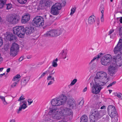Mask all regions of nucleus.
<instances>
[{"mask_svg": "<svg viewBox=\"0 0 122 122\" xmlns=\"http://www.w3.org/2000/svg\"><path fill=\"white\" fill-rule=\"evenodd\" d=\"M76 104L75 100L72 98L69 99L66 107L58 108L57 107L50 108L48 114L53 119L59 120L63 116L66 117L68 116H72L73 112L71 109H76Z\"/></svg>", "mask_w": 122, "mask_h": 122, "instance_id": "nucleus-1", "label": "nucleus"}, {"mask_svg": "<svg viewBox=\"0 0 122 122\" xmlns=\"http://www.w3.org/2000/svg\"><path fill=\"white\" fill-rule=\"evenodd\" d=\"M94 80L95 84L93 86L92 92L93 93L97 94L100 92L102 86L108 81V77L106 72L100 71L97 73Z\"/></svg>", "mask_w": 122, "mask_h": 122, "instance_id": "nucleus-2", "label": "nucleus"}, {"mask_svg": "<svg viewBox=\"0 0 122 122\" xmlns=\"http://www.w3.org/2000/svg\"><path fill=\"white\" fill-rule=\"evenodd\" d=\"M67 100L66 96L62 94L58 97L53 99L51 101V104L53 106H59L63 105L66 102Z\"/></svg>", "mask_w": 122, "mask_h": 122, "instance_id": "nucleus-3", "label": "nucleus"}, {"mask_svg": "<svg viewBox=\"0 0 122 122\" xmlns=\"http://www.w3.org/2000/svg\"><path fill=\"white\" fill-rule=\"evenodd\" d=\"M91 114L89 117L91 122H95L98 119L101 118L103 115V112L98 111L97 110H94L91 112Z\"/></svg>", "mask_w": 122, "mask_h": 122, "instance_id": "nucleus-4", "label": "nucleus"}, {"mask_svg": "<svg viewBox=\"0 0 122 122\" xmlns=\"http://www.w3.org/2000/svg\"><path fill=\"white\" fill-rule=\"evenodd\" d=\"M13 32L14 34L17 35L20 38H23L25 34V29L23 26H18L14 27Z\"/></svg>", "mask_w": 122, "mask_h": 122, "instance_id": "nucleus-5", "label": "nucleus"}, {"mask_svg": "<svg viewBox=\"0 0 122 122\" xmlns=\"http://www.w3.org/2000/svg\"><path fill=\"white\" fill-rule=\"evenodd\" d=\"M44 18L40 16L35 17L33 20V25L35 26L39 27L43 26L44 24Z\"/></svg>", "mask_w": 122, "mask_h": 122, "instance_id": "nucleus-6", "label": "nucleus"}, {"mask_svg": "<svg viewBox=\"0 0 122 122\" xmlns=\"http://www.w3.org/2000/svg\"><path fill=\"white\" fill-rule=\"evenodd\" d=\"M112 60V56L110 54H108L102 56L101 61L102 65L104 66H107L111 63Z\"/></svg>", "mask_w": 122, "mask_h": 122, "instance_id": "nucleus-7", "label": "nucleus"}, {"mask_svg": "<svg viewBox=\"0 0 122 122\" xmlns=\"http://www.w3.org/2000/svg\"><path fill=\"white\" fill-rule=\"evenodd\" d=\"M19 48V46L17 44L15 43H13L10 50V55L13 56H15Z\"/></svg>", "mask_w": 122, "mask_h": 122, "instance_id": "nucleus-8", "label": "nucleus"}, {"mask_svg": "<svg viewBox=\"0 0 122 122\" xmlns=\"http://www.w3.org/2000/svg\"><path fill=\"white\" fill-rule=\"evenodd\" d=\"M108 112L111 118L115 117L116 115L117 112L114 106L112 105L109 106L108 107Z\"/></svg>", "mask_w": 122, "mask_h": 122, "instance_id": "nucleus-9", "label": "nucleus"}, {"mask_svg": "<svg viewBox=\"0 0 122 122\" xmlns=\"http://www.w3.org/2000/svg\"><path fill=\"white\" fill-rule=\"evenodd\" d=\"M19 20V16L16 15H12L9 17L7 19L8 21L12 24H15L18 22Z\"/></svg>", "mask_w": 122, "mask_h": 122, "instance_id": "nucleus-10", "label": "nucleus"}, {"mask_svg": "<svg viewBox=\"0 0 122 122\" xmlns=\"http://www.w3.org/2000/svg\"><path fill=\"white\" fill-rule=\"evenodd\" d=\"M115 54H119V53H122V40L120 39L114 50Z\"/></svg>", "mask_w": 122, "mask_h": 122, "instance_id": "nucleus-11", "label": "nucleus"}, {"mask_svg": "<svg viewBox=\"0 0 122 122\" xmlns=\"http://www.w3.org/2000/svg\"><path fill=\"white\" fill-rule=\"evenodd\" d=\"M4 36L6 39L10 41L15 42L17 38L15 36L13 35L11 33L7 32L4 34Z\"/></svg>", "mask_w": 122, "mask_h": 122, "instance_id": "nucleus-12", "label": "nucleus"}, {"mask_svg": "<svg viewBox=\"0 0 122 122\" xmlns=\"http://www.w3.org/2000/svg\"><path fill=\"white\" fill-rule=\"evenodd\" d=\"M61 33V31L59 30H51L47 32L46 34L48 36H56L60 35Z\"/></svg>", "mask_w": 122, "mask_h": 122, "instance_id": "nucleus-13", "label": "nucleus"}, {"mask_svg": "<svg viewBox=\"0 0 122 122\" xmlns=\"http://www.w3.org/2000/svg\"><path fill=\"white\" fill-rule=\"evenodd\" d=\"M115 60L117 66L121 67L122 65V54H118L117 56L114 58Z\"/></svg>", "mask_w": 122, "mask_h": 122, "instance_id": "nucleus-14", "label": "nucleus"}, {"mask_svg": "<svg viewBox=\"0 0 122 122\" xmlns=\"http://www.w3.org/2000/svg\"><path fill=\"white\" fill-rule=\"evenodd\" d=\"M108 70L110 75L111 76H113L115 74L117 71V69L114 64L113 65H111L109 66Z\"/></svg>", "mask_w": 122, "mask_h": 122, "instance_id": "nucleus-15", "label": "nucleus"}, {"mask_svg": "<svg viewBox=\"0 0 122 122\" xmlns=\"http://www.w3.org/2000/svg\"><path fill=\"white\" fill-rule=\"evenodd\" d=\"M23 104L22 105L20 104V106L19 109L17 110L16 112L18 114L20 113L21 112L22 109H24L27 107L26 102L24 101H23Z\"/></svg>", "mask_w": 122, "mask_h": 122, "instance_id": "nucleus-16", "label": "nucleus"}, {"mask_svg": "<svg viewBox=\"0 0 122 122\" xmlns=\"http://www.w3.org/2000/svg\"><path fill=\"white\" fill-rule=\"evenodd\" d=\"M30 15L28 14L24 15L22 16L21 21L22 23L25 24L30 19Z\"/></svg>", "mask_w": 122, "mask_h": 122, "instance_id": "nucleus-17", "label": "nucleus"}, {"mask_svg": "<svg viewBox=\"0 0 122 122\" xmlns=\"http://www.w3.org/2000/svg\"><path fill=\"white\" fill-rule=\"evenodd\" d=\"M34 28L30 26L26 27L25 28V31L27 35L31 34L34 31Z\"/></svg>", "mask_w": 122, "mask_h": 122, "instance_id": "nucleus-18", "label": "nucleus"}, {"mask_svg": "<svg viewBox=\"0 0 122 122\" xmlns=\"http://www.w3.org/2000/svg\"><path fill=\"white\" fill-rule=\"evenodd\" d=\"M95 17L94 15H92L90 16L88 19V24L89 25L93 24L95 22Z\"/></svg>", "mask_w": 122, "mask_h": 122, "instance_id": "nucleus-19", "label": "nucleus"}, {"mask_svg": "<svg viewBox=\"0 0 122 122\" xmlns=\"http://www.w3.org/2000/svg\"><path fill=\"white\" fill-rule=\"evenodd\" d=\"M59 10L52 6L51 8V13L53 15H57L59 13Z\"/></svg>", "mask_w": 122, "mask_h": 122, "instance_id": "nucleus-20", "label": "nucleus"}, {"mask_svg": "<svg viewBox=\"0 0 122 122\" xmlns=\"http://www.w3.org/2000/svg\"><path fill=\"white\" fill-rule=\"evenodd\" d=\"M103 54L102 53H100L98 54L97 56H95L93 58V59L91 61V62L89 63V65H90L95 60H97L100 58L102 56Z\"/></svg>", "mask_w": 122, "mask_h": 122, "instance_id": "nucleus-21", "label": "nucleus"}, {"mask_svg": "<svg viewBox=\"0 0 122 122\" xmlns=\"http://www.w3.org/2000/svg\"><path fill=\"white\" fill-rule=\"evenodd\" d=\"M21 76L19 74H18L15 76L12 79L13 81H15L17 82H19L20 80V78Z\"/></svg>", "mask_w": 122, "mask_h": 122, "instance_id": "nucleus-22", "label": "nucleus"}, {"mask_svg": "<svg viewBox=\"0 0 122 122\" xmlns=\"http://www.w3.org/2000/svg\"><path fill=\"white\" fill-rule=\"evenodd\" d=\"M88 119L87 116L84 115L81 117L80 122H87Z\"/></svg>", "mask_w": 122, "mask_h": 122, "instance_id": "nucleus-23", "label": "nucleus"}, {"mask_svg": "<svg viewBox=\"0 0 122 122\" xmlns=\"http://www.w3.org/2000/svg\"><path fill=\"white\" fill-rule=\"evenodd\" d=\"M52 6L59 10L61 9L62 8L61 4L59 3H55Z\"/></svg>", "mask_w": 122, "mask_h": 122, "instance_id": "nucleus-24", "label": "nucleus"}, {"mask_svg": "<svg viewBox=\"0 0 122 122\" xmlns=\"http://www.w3.org/2000/svg\"><path fill=\"white\" fill-rule=\"evenodd\" d=\"M67 54V51L65 50H62L61 53L62 58L64 59H65L66 58Z\"/></svg>", "mask_w": 122, "mask_h": 122, "instance_id": "nucleus-25", "label": "nucleus"}, {"mask_svg": "<svg viewBox=\"0 0 122 122\" xmlns=\"http://www.w3.org/2000/svg\"><path fill=\"white\" fill-rule=\"evenodd\" d=\"M88 65L90 66L89 67L90 71H91L92 70L95 71L96 69L97 66L95 64H93L92 65H91V64L90 65H89V64Z\"/></svg>", "mask_w": 122, "mask_h": 122, "instance_id": "nucleus-26", "label": "nucleus"}, {"mask_svg": "<svg viewBox=\"0 0 122 122\" xmlns=\"http://www.w3.org/2000/svg\"><path fill=\"white\" fill-rule=\"evenodd\" d=\"M58 61V59L57 58H56L55 60H53L52 63V66L53 67H56L57 66L58 64L57 62Z\"/></svg>", "mask_w": 122, "mask_h": 122, "instance_id": "nucleus-27", "label": "nucleus"}, {"mask_svg": "<svg viewBox=\"0 0 122 122\" xmlns=\"http://www.w3.org/2000/svg\"><path fill=\"white\" fill-rule=\"evenodd\" d=\"M83 102H84L83 101H81L77 105L76 104V108H77L79 109L82 108L83 104Z\"/></svg>", "mask_w": 122, "mask_h": 122, "instance_id": "nucleus-28", "label": "nucleus"}, {"mask_svg": "<svg viewBox=\"0 0 122 122\" xmlns=\"http://www.w3.org/2000/svg\"><path fill=\"white\" fill-rule=\"evenodd\" d=\"M6 0H0V8H3L6 4Z\"/></svg>", "mask_w": 122, "mask_h": 122, "instance_id": "nucleus-29", "label": "nucleus"}, {"mask_svg": "<svg viewBox=\"0 0 122 122\" xmlns=\"http://www.w3.org/2000/svg\"><path fill=\"white\" fill-rule=\"evenodd\" d=\"M5 97L1 96H0V99L2 101L3 103L5 105H7L8 103L5 100Z\"/></svg>", "mask_w": 122, "mask_h": 122, "instance_id": "nucleus-30", "label": "nucleus"}, {"mask_svg": "<svg viewBox=\"0 0 122 122\" xmlns=\"http://www.w3.org/2000/svg\"><path fill=\"white\" fill-rule=\"evenodd\" d=\"M25 98V96H24L23 94H22L18 100V101L20 102V104H21L23 102V101H22L24 100Z\"/></svg>", "mask_w": 122, "mask_h": 122, "instance_id": "nucleus-31", "label": "nucleus"}, {"mask_svg": "<svg viewBox=\"0 0 122 122\" xmlns=\"http://www.w3.org/2000/svg\"><path fill=\"white\" fill-rule=\"evenodd\" d=\"M55 72L54 71L53 73L50 74L49 76L47 77V79L48 81L50 80H51L52 81H55L54 78L51 76L52 74H53Z\"/></svg>", "mask_w": 122, "mask_h": 122, "instance_id": "nucleus-32", "label": "nucleus"}, {"mask_svg": "<svg viewBox=\"0 0 122 122\" xmlns=\"http://www.w3.org/2000/svg\"><path fill=\"white\" fill-rule=\"evenodd\" d=\"M30 79V77L29 76H27L26 77H24L22 79L24 81H25L27 83Z\"/></svg>", "mask_w": 122, "mask_h": 122, "instance_id": "nucleus-33", "label": "nucleus"}, {"mask_svg": "<svg viewBox=\"0 0 122 122\" xmlns=\"http://www.w3.org/2000/svg\"><path fill=\"white\" fill-rule=\"evenodd\" d=\"M13 83L11 85V87L14 88L18 84L19 82L15 81H13Z\"/></svg>", "mask_w": 122, "mask_h": 122, "instance_id": "nucleus-34", "label": "nucleus"}, {"mask_svg": "<svg viewBox=\"0 0 122 122\" xmlns=\"http://www.w3.org/2000/svg\"><path fill=\"white\" fill-rule=\"evenodd\" d=\"M27 0H18V1L20 3L24 4L26 3Z\"/></svg>", "mask_w": 122, "mask_h": 122, "instance_id": "nucleus-35", "label": "nucleus"}, {"mask_svg": "<svg viewBox=\"0 0 122 122\" xmlns=\"http://www.w3.org/2000/svg\"><path fill=\"white\" fill-rule=\"evenodd\" d=\"M117 29L118 30L119 34L120 35H122V27H120L117 28Z\"/></svg>", "mask_w": 122, "mask_h": 122, "instance_id": "nucleus-36", "label": "nucleus"}, {"mask_svg": "<svg viewBox=\"0 0 122 122\" xmlns=\"http://www.w3.org/2000/svg\"><path fill=\"white\" fill-rule=\"evenodd\" d=\"M76 10V8L75 7H74L71 9V12L70 15H71L73 14L75 12Z\"/></svg>", "mask_w": 122, "mask_h": 122, "instance_id": "nucleus-37", "label": "nucleus"}, {"mask_svg": "<svg viewBox=\"0 0 122 122\" xmlns=\"http://www.w3.org/2000/svg\"><path fill=\"white\" fill-rule=\"evenodd\" d=\"M100 10L101 11L102 14H103L104 10V7L103 5H101Z\"/></svg>", "mask_w": 122, "mask_h": 122, "instance_id": "nucleus-38", "label": "nucleus"}, {"mask_svg": "<svg viewBox=\"0 0 122 122\" xmlns=\"http://www.w3.org/2000/svg\"><path fill=\"white\" fill-rule=\"evenodd\" d=\"M27 83L25 81H24L22 79L21 81V84L22 86H25Z\"/></svg>", "mask_w": 122, "mask_h": 122, "instance_id": "nucleus-39", "label": "nucleus"}, {"mask_svg": "<svg viewBox=\"0 0 122 122\" xmlns=\"http://www.w3.org/2000/svg\"><path fill=\"white\" fill-rule=\"evenodd\" d=\"M116 95L120 99H122V94H121V93H117L116 94Z\"/></svg>", "mask_w": 122, "mask_h": 122, "instance_id": "nucleus-40", "label": "nucleus"}, {"mask_svg": "<svg viewBox=\"0 0 122 122\" xmlns=\"http://www.w3.org/2000/svg\"><path fill=\"white\" fill-rule=\"evenodd\" d=\"M12 7V5L11 4H9L7 5L6 9H10Z\"/></svg>", "mask_w": 122, "mask_h": 122, "instance_id": "nucleus-41", "label": "nucleus"}, {"mask_svg": "<svg viewBox=\"0 0 122 122\" xmlns=\"http://www.w3.org/2000/svg\"><path fill=\"white\" fill-rule=\"evenodd\" d=\"M77 80L76 79H74L71 82L70 85H74L77 81Z\"/></svg>", "mask_w": 122, "mask_h": 122, "instance_id": "nucleus-42", "label": "nucleus"}, {"mask_svg": "<svg viewBox=\"0 0 122 122\" xmlns=\"http://www.w3.org/2000/svg\"><path fill=\"white\" fill-rule=\"evenodd\" d=\"M29 105H30L33 102V101L31 99H28L27 100Z\"/></svg>", "mask_w": 122, "mask_h": 122, "instance_id": "nucleus-43", "label": "nucleus"}, {"mask_svg": "<svg viewBox=\"0 0 122 122\" xmlns=\"http://www.w3.org/2000/svg\"><path fill=\"white\" fill-rule=\"evenodd\" d=\"M101 22H103L104 20V19L103 17V14H102L101 17Z\"/></svg>", "mask_w": 122, "mask_h": 122, "instance_id": "nucleus-44", "label": "nucleus"}, {"mask_svg": "<svg viewBox=\"0 0 122 122\" xmlns=\"http://www.w3.org/2000/svg\"><path fill=\"white\" fill-rule=\"evenodd\" d=\"M116 81H114L112 83H110L109 85L107 86V87H109L110 86H112L113 85L115 84L116 83Z\"/></svg>", "mask_w": 122, "mask_h": 122, "instance_id": "nucleus-45", "label": "nucleus"}, {"mask_svg": "<svg viewBox=\"0 0 122 122\" xmlns=\"http://www.w3.org/2000/svg\"><path fill=\"white\" fill-rule=\"evenodd\" d=\"M45 75H46L45 74V73H44V72H43L42 74L41 75V76L39 78V79L40 80L43 77L45 76Z\"/></svg>", "mask_w": 122, "mask_h": 122, "instance_id": "nucleus-46", "label": "nucleus"}, {"mask_svg": "<svg viewBox=\"0 0 122 122\" xmlns=\"http://www.w3.org/2000/svg\"><path fill=\"white\" fill-rule=\"evenodd\" d=\"M50 16H51V17H50V20H51V23H52L54 21L55 19V18L53 17V19L51 17V15H50Z\"/></svg>", "mask_w": 122, "mask_h": 122, "instance_id": "nucleus-47", "label": "nucleus"}, {"mask_svg": "<svg viewBox=\"0 0 122 122\" xmlns=\"http://www.w3.org/2000/svg\"><path fill=\"white\" fill-rule=\"evenodd\" d=\"M3 43V41L2 38L1 37H0V47L2 46Z\"/></svg>", "mask_w": 122, "mask_h": 122, "instance_id": "nucleus-48", "label": "nucleus"}, {"mask_svg": "<svg viewBox=\"0 0 122 122\" xmlns=\"http://www.w3.org/2000/svg\"><path fill=\"white\" fill-rule=\"evenodd\" d=\"M54 81H50L48 83L47 85L49 86L51 85L52 84Z\"/></svg>", "mask_w": 122, "mask_h": 122, "instance_id": "nucleus-49", "label": "nucleus"}, {"mask_svg": "<svg viewBox=\"0 0 122 122\" xmlns=\"http://www.w3.org/2000/svg\"><path fill=\"white\" fill-rule=\"evenodd\" d=\"M100 107V105H99V104H97L95 106V108L96 109H99Z\"/></svg>", "mask_w": 122, "mask_h": 122, "instance_id": "nucleus-50", "label": "nucleus"}, {"mask_svg": "<svg viewBox=\"0 0 122 122\" xmlns=\"http://www.w3.org/2000/svg\"><path fill=\"white\" fill-rule=\"evenodd\" d=\"M116 34L115 33L113 34L112 35L110 36V38H111L113 39L115 36Z\"/></svg>", "mask_w": 122, "mask_h": 122, "instance_id": "nucleus-51", "label": "nucleus"}, {"mask_svg": "<svg viewBox=\"0 0 122 122\" xmlns=\"http://www.w3.org/2000/svg\"><path fill=\"white\" fill-rule=\"evenodd\" d=\"M114 31V30L113 29H111L109 32V35H111Z\"/></svg>", "mask_w": 122, "mask_h": 122, "instance_id": "nucleus-52", "label": "nucleus"}, {"mask_svg": "<svg viewBox=\"0 0 122 122\" xmlns=\"http://www.w3.org/2000/svg\"><path fill=\"white\" fill-rule=\"evenodd\" d=\"M45 73V74L48 75L50 73V72L49 70H47L45 72H44Z\"/></svg>", "mask_w": 122, "mask_h": 122, "instance_id": "nucleus-53", "label": "nucleus"}, {"mask_svg": "<svg viewBox=\"0 0 122 122\" xmlns=\"http://www.w3.org/2000/svg\"><path fill=\"white\" fill-rule=\"evenodd\" d=\"M23 57H21L19 59V61H21L23 59Z\"/></svg>", "mask_w": 122, "mask_h": 122, "instance_id": "nucleus-54", "label": "nucleus"}, {"mask_svg": "<svg viewBox=\"0 0 122 122\" xmlns=\"http://www.w3.org/2000/svg\"><path fill=\"white\" fill-rule=\"evenodd\" d=\"M97 26H98L99 24L100 23V22H99V19L97 20Z\"/></svg>", "mask_w": 122, "mask_h": 122, "instance_id": "nucleus-55", "label": "nucleus"}, {"mask_svg": "<svg viewBox=\"0 0 122 122\" xmlns=\"http://www.w3.org/2000/svg\"><path fill=\"white\" fill-rule=\"evenodd\" d=\"M87 89V87H85L83 90V91H82L83 92H86V91Z\"/></svg>", "mask_w": 122, "mask_h": 122, "instance_id": "nucleus-56", "label": "nucleus"}, {"mask_svg": "<svg viewBox=\"0 0 122 122\" xmlns=\"http://www.w3.org/2000/svg\"><path fill=\"white\" fill-rule=\"evenodd\" d=\"M3 60L1 56V55L0 54V63Z\"/></svg>", "mask_w": 122, "mask_h": 122, "instance_id": "nucleus-57", "label": "nucleus"}, {"mask_svg": "<svg viewBox=\"0 0 122 122\" xmlns=\"http://www.w3.org/2000/svg\"><path fill=\"white\" fill-rule=\"evenodd\" d=\"M100 108L101 109H105L106 108V107L105 106H103L101 107Z\"/></svg>", "mask_w": 122, "mask_h": 122, "instance_id": "nucleus-58", "label": "nucleus"}, {"mask_svg": "<svg viewBox=\"0 0 122 122\" xmlns=\"http://www.w3.org/2000/svg\"><path fill=\"white\" fill-rule=\"evenodd\" d=\"M32 57V56L31 55L28 56L27 57V58L28 59H30Z\"/></svg>", "mask_w": 122, "mask_h": 122, "instance_id": "nucleus-59", "label": "nucleus"}, {"mask_svg": "<svg viewBox=\"0 0 122 122\" xmlns=\"http://www.w3.org/2000/svg\"><path fill=\"white\" fill-rule=\"evenodd\" d=\"M10 70V68H9L8 69H7V71H6L7 72H9Z\"/></svg>", "mask_w": 122, "mask_h": 122, "instance_id": "nucleus-60", "label": "nucleus"}, {"mask_svg": "<svg viewBox=\"0 0 122 122\" xmlns=\"http://www.w3.org/2000/svg\"><path fill=\"white\" fill-rule=\"evenodd\" d=\"M119 21H120V22L122 24V17H121L120 19V20H119Z\"/></svg>", "mask_w": 122, "mask_h": 122, "instance_id": "nucleus-61", "label": "nucleus"}, {"mask_svg": "<svg viewBox=\"0 0 122 122\" xmlns=\"http://www.w3.org/2000/svg\"><path fill=\"white\" fill-rule=\"evenodd\" d=\"M5 75V73H3V74H0V77H2L4 75Z\"/></svg>", "mask_w": 122, "mask_h": 122, "instance_id": "nucleus-62", "label": "nucleus"}, {"mask_svg": "<svg viewBox=\"0 0 122 122\" xmlns=\"http://www.w3.org/2000/svg\"><path fill=\"white\" fill-rule=\"evenodd\" d=\"M10 122H15V121L14 120H12Z\"/></svg>", "mask_w": 122, "mask_h": 122, "instance_id": "nucleus-63", "label": "nucleus"}, {"mask_svg": "<svg viewBox=\"0 0 122 122\" xmlns=\"http://www.w3.org/2000/svg\"><path fill=\"white\" fill-rule=\"evenodd\" d=\"M58 122H67L66 121H59Z\"/></svg>", "mask_w": 122, "mask_h": 122, "instance_id": "nucleus-64", "label": "nucleus"}]
</instances>
